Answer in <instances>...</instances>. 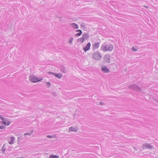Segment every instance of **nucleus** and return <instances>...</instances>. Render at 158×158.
I'll return each mask as SVG.
<instances>
[{
    "label": "nucleus",
    "mask_w": 158,
    "mask_h": 158,
    "mask_svg": "<svg viewBox=\"0 0 158 158\" xmlns=\"http://www.w3.org/2000/svg\"><path fill=\"white\" fill-rule=\"evenodd\" d=\"M113 48V45L112 44L103 45L101 47L102 50L105 51H110L111 52Z\"/></svg>",
    "instance_id": "nucleus-1"
},
{
    "label": "nucleus",
    "mask_w": 158,
    "mask_h": 158,
    "mask_svg": "<svg viewBox=\"0 0 158 158\" xmlns=\"http://www.w3.org/2000/svg\"><path fill=\"white\" fill-rule=\"evenodd\" d=\"M128 88L138 92L142 93L143 92V90L139 86L135 84L129 85L128 86Z\"/></svg>",
    "instance_id": "nucleus-2"
},
{
    "label": "nucleus",
    "mask_w": 158,
    "mask_h": 158,
    "mask_svg": "<svg viewBox=\"0 0 158 158\" xmlns=\"http://www.w3.org/2000/svg\"><path fill=\"white\" fill-rule=\"evenodd\" d=\"M92 56L94 60H100L102 56L101 54L97 52H94L92 55Z\"/></svg>",
    "instance_id": "nucleus-3"
},
{
    "label": "nucleus",
    "mask_w": 158,
    "mask_h": 158,
    "mask_svg": "<svg viewBox=\"0 0 158 158\" xmlns=\"http://www.w3.org/2000/svg\"><path fill=\"white\" fill-rule=\"evenodd\" d=\"M29 78L31 82L34 83H36L42 80V78L39 79L38 77H35L33 75L30 76Z\"/></svg>",
    "instance_id": "nucleus-4"
},
{
    "label": "nucleus",
    "mask_w": 158,
    "mask_h": 158,
    "mask_svg": "<svg viewBox=\"0 0 158 158\" xmlns=\"http://www.w3.org/2000/svg\"><path fill=\"white\" fill-rule=\"evenodd\" d=\"M143 149L149 148L152 149L153 148V146L151 145L150 144L146 143L143 144Z\"/></svg>",
    "instance_id": "nucleus-5"
},
{
    "label": "nucleus",
    "mask_w": 158,
    "mask_h": 158,
    "mask_svg": "<svg viewBox=\"0 0 158 158\" xmlns=\"http://www.w3.org/2000/svg\"><path fill=\"white\" fill-rule=\"evenodd\" d=\"M48 73L49 74H52V75L55 76L56 77L58 78H61V77L62 76V75L60 73H53L51 72H48Z\"/></svg>",
    "instance_id": "nucleus-6"
},
{
    "label": "nucleus",
    "mask_w": 158,
    "mask_h": 158,
    "mask_svg": "<svg viewBox=\"0 0 158 158\" xmlns=\"http://www.w3.org/2000/svg\"><path fill=\"white\" fill-rule=\"evenodd\" d=\"M110 56L108 55H105L103 57L104 61L107 63H109L110 62Z\"/></svg>",
    "instance_id": "nucleus-7"
},
{
    "label": "nucleus",
    "mask_w": 158,
    "mask_h": 158,
    "mask_svg": "<svg viewBox=\"0 0 158 158\" xmlns=\"http://www.w3.org/2000/svg\"><path fill=\"white\" fill-rule=\"evenodd\" d=\"M90 43H87L86 46L83 48V50L85 52L90 49Z\"/></svg>",
    "instance_id": "nucleus-8"
},
{
    "label": "nucleus",
    "mask_w": 158,
    "mask_h": 158,
    "mask_svg": "<svg viewBox=\"0 0 158 158\" xmlns=\"http://www.w3.org/2000/svg\"><path fill=\"white\" fill-rule=\"evenodd\" d=\"M102 70L106 73H108L109 72V70L107 67L106 66H103L102 67Z\"/></svg>",
    "instance_id": "nucleus-9"
},
{
    "label": "nucleus",
    "mask_w": 158,
    "mask_h": 158,
    "mask_svg": "<svg viewBox=\"0 0 158 158\" xmlns=\"http://www.w3.org/2000/svg\"><path fill=\"white\" fill-rule=\"evenodd\" d=\"M70 26L74 29H77L78 28V25L75 23H72L71 24Z\"/></svg>",
    "instance_id": "nucleus-10"
},
{
    "label": "nucleus",
    "mask_w": 158,
    "mask_h": 158,
    "mask_svg": "<svg viewBox=\"0 0 158 158\" xmlns=\"http://www.w3.org/2000/svg\"><path fill=\"white\" fill-rule=\"evenodd\" d=\"M100 43L98 42L95 43L94 44H93V49H95L96 48H98L99 46Z\"/></svg>",
    "instance_id": "nucleus-11"
},
{
    "label": "nucleus",
    "mask_w": 158,
    "mask_h": 158,
    "mask_svg": "<svg viewBox=\"0 0 158 158\" xmlns=\"http://www.w3.org/2000/svg\"><path fill=\"white\" fill-rule=\"evenodd\" d=\"M82 36L85 40H87L89 37V35L88 33H85L82 34Z\"/></svg>",
    "instance_id": "nucleus-12"
},
{
    "label": "nucleus",
    "mask_w": 158,
    "mask_h": 158,
    "mask_svg": "<svg viewBox=\"0 0 158 158\" xmlns=\"http://www.w3.org/2000/svg\"><path fill=\"white\" fill-rule=\"evenodd\" d=\"M69 130L70 131L76 132L77 131V128L76 127H71L69 128Z\"/></svg>",
    "instance_id": "nucleus-13"
},
{
    "label": "nucleus",
    "mask_w": 158,
    "mask_h": 158,
    "mask_svg": "<svg viewBox=\"0 0 158 158\" xmlns=\"http://www.w3.org/2000/svg\"><path fill=\"white\" fill-rule=\"evenodd\" d=\"M60 69L61 71L63 72L64 73H66V69L65 66L63 65H61L60 66Z\"/></svg>",
    "instance_id": "nucleus-14"
},
{
    "label": "nucleus",
    "mask_w": 158,
    "mask_h": 158,
    "mask_svg": "<svg viewBox=\"0 0 158 158\" xmlns=\"http://www.w3.org/2000/svg\"><path fill=\"white\" fill-rule=\"evenodd\" d=\"M76 31L77 32H79V33H78L75 35L76 36H79L81 35L82 34V31L81 30H77Z\"/></svg>",
    "instance_id": "nucleus-15"
},
{
    "label": "nucleus",
    "mask_w": 158,
    "mask_h": 158,
    "mask_svg": "<svg viewBox=\"0 0 158 158\" xmlns=\"http://www.w3.org/2000/svg\"><path fill=\"white\" fill-rule=\"evenodd\" d=\"M85 40L82 36L81 38L78 39V41L81 42V43H82L84 42Z\"/></svg>",
    "instance_id": "nucleus-16"
},
{
    "label": "nucleus",
    "mask_w": 158,
    "mask_h": 158,
    "mask_svg": "<svg viewBox=\"0 0 158 158\" xmlns=\"http://www.w3.org/2000/svg\"><path fill=\"white\" fill-rule=\"evenodd\" d=\"M14 137H11V140L9 142V143L10 144H12L13 143V142L14 140Z\"/></svg>",
    "instance_id": "nucleus-17"
},
{
    "label": "nucleus",
    "mask_w": 158,
    "mask_h": 158,
    "mask_svg": "<svg viewBox=\"0 0 158 158\" xmlns=\"http://www.w3.org/2000/svg\"><path fill=\"white\" fill-rule=\"evenodd\" d=\"M59 156H58L54 155H50L49 157V158H59Z\"/></svg>",
    "instance_id": "nucleus-18"
},
{
    "label": "nucleus",
    "mask_w": 158,
    "mask_h": 158,
    "mask_svg": "<svg viewBox=\"0 0 158 158\" xmlns=\"http://www.w3.org/2000/svg\"><path fill=\"white\" fill-rule=\"evenodd\" d=\"M46 83L47 85V87L48 88L50 87L51 85V84L50 82H46Z\"/></svg>",
    "instance_id": "nucleus-19"
},
{
    "label": "nucleus",
    "mask_w": 158,
    "mask_h": 158,
    "mask_svg": "<svg viewBox=\"0 0 158 158\" xmlns=\"http://www.w3.org/2000/svg\"><path fill=\"white\" fill-rule=\"evenodd\" d=\"M73 37H71L69 39V42L70 44H72V42L73 41Z\"/></svg>",
    "instance_id": "nucleus-20"
},
{
    "label": "nucleus",
    "mask_w": 158,
    "mask_h": 158,
    "mask_svg": "<svg viewBox=\"0 0 158 158\" xmlns=\"http://www.w3.org/2000/svg\"><path fill=\"white\" fill-rule=\"evenodd\" d=\"M86 25L85 23H82L81 25V27L85 28L86 27Z\"/></svg>",
    "instance_id": "nucleus-21"
},
{
    "label": "nucleus",
    "mask_w": 158,
    "mask_h": 158,
    "mask_svg": "<svg viewBox=\"0 0 158 158\" xmlns=\"http://www.w3.org/2000/svg\"><path fill=\"white\" fill-rule=\"evenodd\" d=\"M0 118L2 121H4V120H6V119H7V118L3 117L1 115H0Z\"/></svg>",
    "instance_id": "nucleus-22"
},
{
    "label": "nucleus",
    "mask_w": 158,
    "mask_h": 158,
    "mask_svg": "<svg viewBox=\"0 0 158 158\" xmlns=\"http://www.w3.org/2000/svg\"><path fill=\"white\" fill-rule=\"evenodd\" d=\"M132 50L134 52H135L137 50V49L136 48H134V47H133Z\"/></svg>",
    "instance_id": "nucleus-23"
},
{
    "label": "nucleus",
    "mask_w": 158,
    "mask_h": 158,
    "mask_svg": "<svg viewBox=\"0 0 158 158\" xmlns=\"http://www.w3.org/2000/svg\"><path fill=\"white\" fill-rule=\"evenodd\" d=\"M7 119H6V120H4V121H3V122H2V123L3 124L5 125H6V122L7 121Z\"/></svg>",
    "instance_id": "nucleus-24"
},
{
    "label": "nucleus",
    "mask_w": 158,
    "mask_h": 158,
    "mask_svg": "<svg viewBox=\"0 0 158 158\" xmlns=\"http://www.w3.org/2000/svg\"><path fill=\"white\" fill-rule=\"evenodd\" d=\"M5 145V144L4 145L2 148L1 149V151L3 152H4L6 150V149L5 148H4V146Z\"/></svg>",
    "instance_id": "nucleus-25"
},
{
    "label": "nucleus",
    "mask_w": 158,
    "mask_h": 158,
    "mask_svg": "<svg viewBox=\"0 0 158 158\" xmlns=\"http://www.w3.org/2000/svg\"><path fill=\"white\" fill-rule=\"evenodd\" d=\"M31 135V134L30 132H28L26 133L25 134H24V136H25L26 135Z\"/></svg>",
    "instance_id": "nucleus-26"
},
{
    "label": "nucleus",
    "mask_w": 158,
    "mask_h": 158,
    "mask_svg": "<svg viewBox=\"0 0 158 158\" xmlns=\"http://www.w3.org/2000/svg\"><path fill=\"white\" fill-rule=\"evenodd\" d=\"M0 128L1 129H4L5 128V127L3 126H0Z\"/></svg>",
    "instance_id": "nucleus-27"
},
{
    "label": "nucleus",
    "mask_w": 158,
    "mask_h": 158,
    "mask_svg": "<svg viewBox=\"0 0 158 158\" xmlns=\"http://www.w3.org/2000/svg\"><path fill=\"white\" fill-rule=\"evenodd\" d=\"M46 136L48 138H51L53 137V136L52 135H47Z\"/></svg>",
    "instance_id": "nucleus-28"
},
{
    "label": "nucleus",
    "mask_w": 158,
    "mask_h": 158,
    "mask_svg": "<svg viewBox=\"0 0 158 158\" xmlns=\"http://www.w3.org/2000/svg\"><path fill=\"white\" fill-rule=\"evenodd\" d=\"M6 125H7V126H9L10 124V122L9 121H8L7 120L6 122Z\"/></svg>",
    "instance_id": "nucleus-29"
},
{
    "label": "nucleus",
    "mask_w": 158,
    "mask_h": 158,
    "mask_svg": "<svg viewBox=\"0 0 158 158\" xmlns=\"http://www.w3.org/2000/svg\"><path fill=\"white\" fill-rule=\"evenodd\" d=\"M34 131L33 130H32L31 131L29 132L31 133V134H32Z\"/></svg>",
    "instance_id": "nucleus-30"
},
{
    "label": "nucleus",
    "mask_w": 158,
    "mask_h": 158,
    "mask_svg": "<svg viewBox=\"0 0 158 158\" xmlns=\"http://www.w3.org/2000/svg\"><path fill=\"white\" fill-rule=\"evenodd\" d=\"M52 94L53 95V96H56V94L54 92H53L52 93Z\"/></svg>",
    "instance_id": "nucleus-31"
},
{
    "label": "nucleus",
    "mask_w": 158,
    "mask_h": 158,
    "mask_svg": "<svg viewBox=\"0 0 158 158\" xmlns=\"http://www.w3.org/2000/svg\"><path fill=\"white\" fill-rule=\"evenodd\" d=\"M100 104L102 105L104 104V103L103 102H100Z\"/></svg>",
    "instance_id": "nucleus-32"
},
{
    "label": "nucleus",
    "mask_w": 158,
    "mask_h": 158,
    "mask_svg": "<svg viewBox=\"0 0 158 158\" xmlns=\"http://www.w3.org/2000/svg\"><path fill=\"white\" fill-rule=\"evenodd\" d=\"M145 6L146 8H148V7L147 6Z\"/></svg>",
    "instance_id": "nucleus-33"
}]
</instances>
